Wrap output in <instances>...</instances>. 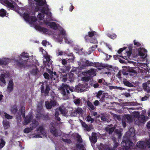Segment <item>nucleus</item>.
Listing matches in <instances>:
<instances>
[{"instance_id":"obj_1","label":"nucleus","mask_w":150,"mask_h":150,"mask_svg":"<svg viewBox=\"0 0 150 150\" xmlns=\"http://www.w3.org/2000/svg\"><path fill=\"white\" fill-rule=\"evenodd\" d=\"M23 18L25 20L30 24H33L35 25V28L40 31L44 33H47V29L42 28L39 25H35V23L37 19L35 17L30 16L27 13H24Z\"/></svg>"},{"instance_id":"obj_2","label":"nucleus","mask_w":150,"mask_h":150,"mask_svg":"<svg viewBox=\"0 0 150 150\" xmlns=\"http://www.w3.org/2000/svg\"><path fill=\"white\" fill-rule=\"evenodd\" d=\"M49 10V9L47 5L41 7L37 6L35 8V11H38V10H40L43 13H39L38 15V18H39L40 20H42L43 18L45 16L44 14H46L51 17V13L48 11Z\"/></svg>"},{"instance_id":"obj_3","label":"nucleus","mask_w":150,"mask_h":150,"mask_svg":"<svg viewBox=\"0 0 150 150\" xmlns=\"http://www.w3.org/2000/svg\"><path fill=\"white\" fill-rule=\"evenodd\" d=\"M28 54L23 52L21 54L19 57V60L17 62V64L20 67H25L28 65V59L29 57Z\"/></svg>"},{"instance_id":"obj_4","label":"nucleus","mask_w":150,"mask_h":150,"mask_svg":"<svg viewBox=\"0 0 150 150\" xmlns=\"http://www.w3.org/2000/svg\"><path fill=\"white\" fill-rule=\"evenodd\" d=\"M58 90L63 96H66L69 93V90L72 92L74 91V88H71L67 84L62 83L59 87Z\"/></svg>"},{"instance_id":"obj_5","label":"nucleus","mask_w":150,"mask_h":150,"mask_svg":"<svg viewBox=\"0 0 150 150\" xmlns=\"http://www.w3.org/2000/svg\"><path fill=\"white\" fill-rule=\"evenodd\" d=\"M38 134L33 136V137L35 138H42L43 137L46 136V134L43 128L42 127H40L38 129H37Z\"/></svg>"},{"instance_id":"obj_6","label":"nucleus","mask_w":150,"mask_h":150,"mask_svg":"<svg viewBox=\"0 0 150 150\" xmlns=\"http://www.w3.org/2000/svg\"><path fill=\"white\" fill-rule=\"evenodd\" d=\"M50 90V86L47 84V82H46L45 85L43 84L41 86V92L42 93H44L45 95H48Z\"/></svg>"},{"instance_id":"obj_7","label":"nucleus","mask_w":150,"mask_h":150,"mask_svg":"<svg viewBox=\"0 0 150 150\" xmlns=\"http://www.w3.org/2000/svg\"><path fill=\"white\" fill-rule=\"evenodd\" d=\"M52 97V99H51L50 101L49 102L51 105L50 106H47V109H50L53 107H54L56 105H59L57 101L58 99V97H57L55 95L54 96Z\"/></svg>"},{"instance_id":"obj_8","label":"nucleus","mask_w":150,"mask_h":150,"mask_svg":"<svg viewBox=\"0 0 150 150\" xmlns=\"http://www.w3.org/2000/svg\"><path fill=\"white\" fill-rule=\"evenodd\" d=\"M139 54L142 58H145L147 57V54H146L147 50L143 47H140L138 49Z\"/></svg>"},{"instance_id":"obj_9","label":"nucleus","mask_w":150,"mask_h":150,"mask_svg":"<svg viewBox=\"0 0 150 150\" xmlns=\"http://www.w3.org/2000/svg\"><path fill=\"white\" fill-rule=\"evenodd\" d=\"M148 119L147 116L145 117L144 115L141 114L137 118V121H135L136 124L139 123H144Z\"/></svg>"},{"instance_id":"obj_10","label":"nucleus","mask_w":150,"mask_h":150,"mask_svg":"<svg viewBox=\"0 0 150 150\" xmlns=\"http://www.w3.org/2000/svg\"><path fill=\"white\" fill-rule=\"evenodd\" d=\"M7 78L6 75L3 74H1L0 76V85L2 86H4L6 85L5 79Z\"/></svg>"},{"instance_id":"obj_11","label":"nucleus","mask_w":150,"mask_h":150,"mask_svg":"<svg viewBox=\"0 0 150 150\" xmlns=\"http://www.w3.org/2000/svg\"><path fill=\"white\" fill-rule=\"evenodd\" d=\"M131 116L130 115H126L125 117H124L122 119V124L123 126L124 127H125L126 126V122L127 119L128 121H130L131 120Z\"/></svg>"},{"instance_id":"obj_12","label":"nucleus","mask_w":150,"mask_h":150,"mask_svg":"<svg viewBox=\"0 0 150 150\" xmlns=\"http://www.w3.org/2000/svg\"><path fill=\"white\" fill-rule=\"evenodd\" d=\"M79 64L81 66L83 65V66H92L93 65V63L89 62L88 60H84L83 61H81V62L79 63Z\"/></svg>"},{"instance_id":"obj_13","label":"nucleus","mask_w":150,"mask_h":150,"mask_svg":"<svg viewBox=\"0 0 150 150\" xmlns=\"http://www.w3.org/2000/svg\"><path fill=\"white\" fill-rule=\"evenodd\" d=\"M139 112L134 111L132 112V122L134 120L135 122L136 121H137V118L139 116Z\"/></svg>"},{"instance_id":"obj_14","label":"nucleus","mask_w":150,"mask_h":150,"mask_svg":"<svg viewBox=\"0 0 150 150\" xmlns=\"http://www.w3.org/2000/svg\"><path fill=\"white\" fill-rule=\"evenodd\" d=\"M83 73L84 74L85 73L91 77H93L96 75L95 70L93 69H91L87 71L84 72Z\"/></svg>"},{"instance_id":"obj_15","label":"nucleus","mask_w":150,"mask_h":150,"mask_svg":"<svg viewBox=\"0 0 150 150\" xmlns=\"http://www.w3.org/2000/svg\"><path fill=\"white\" fill-rule=\"evenodd\" d=\"M33 116L31 114H30L28 115L25 118L24 120V125H27L29 122H30Z\"/></svg>"},{"instance_id":"obj_16","label":"nucleus","mask_w":150,"mask_h":150,"mask_svg":"<svg viewBox=\"0 0 150 150\" xmlns=\"http://www.w3.org/2000/svg\"><path fill=\"white\" fill-rule=\"evenodd\" d=\"M98 134L94 132L92 133V136L90 137V140L91 142L94 143H95L97 141V137Z\"/></svg>"},{"instance_id":"obj_17","label":"nucleus","mask_w":150,"mask_h":150,"mask_svg":"<svg viewBox=\"0 0 150 150\" xmlns=\"http://www.w3.org/2000/svg\"><path fill=\"white\" fill-rule=\"evenodd\" d=\"M50 130L52 134L55 137H57L59 135L60 131L56 129L55 128L52 127L50 128Z\"/></svg>"},{"instance_id":"obj_18","label":"nucleus","mask_w":150,"mask_h":150,"mask_svg":"<svg viewBox=\"0 0 150 150\" xmlns=\"http://www.w3.org/2000/svg\"><path fill=\"white\" fill-rule=\"evenodd\" d=\"M60 112L65 117H67L69 116L67 114L68 110L64 107H60L59 108Z\"/></svg>"},{"instance_id":"obj_19","label":"nucleus","mask_w":150,"mask_h":150,"mask_svg":"<svg viewBox=\"0 0 150 150\" xmlns=\"http://www.w3.org/2000/svg\"><path fill=\"white\" fill-rule=\"evenodd\" d=\"M112 125H108L105 128L106 131L108 132L109 134H111L113 132L115 128V127H111Z\"/></svg>"},{"instance_id":"obj_20","label":"nucleus","mask_w":150,"mask_h":150,"mask_svg":"<svg viewBox=\"0 0 150 150\" xmlns=\"http://www.w3.org/2000/svg\"><path fill=\"white\" fill-rule=\"evenodd\" d=\"M40 7L47 5L45 0H34Z\"/></svg>"},{"instance_id":"obj_21","label":"nucleus","mask_w":150,"mask_h":150,"mask_svg":"<svg viewBox=\"0 0 150 150\" xmlns=\"http://www.w3.org/2000/svg\"><path fill=\"white\" fill-rule=\"evenodd\" d=\"M81 123L82 126L84 127V129L88 131H89L91 130V126L87 125L85 122L83 121H81Z\"/></svg>"},{"instance_id":"obj_22","label":"nucleus","mask_w":150,"mask_h":150,"mask_svg":"<svg viewBox=\"0 0 150 150\" xmlns=\"http://www.w3.org/2000/svg\"><path fill=\"white\" fill-rule=\"evenodd\" d=\"M13 82L12 81L10 80L9 81L7 87V90L9 92L12 91L13 89Z\"/></svg>"},{"instance_id":"obj_23","label":"nucleus","mask_w":150,"mask_h":150,"mask_svg":"<svg viewBox=\"0 0 150 150\" xmlns=\"http://www.w3.org/2000/svg\"><path fill=\"white\" fill-rule=\"evenodd\" d=\"M87 104L90 110H94L96 108V107H95L92 103L89 100L87 102Z\"/></svg>"},{"instance_id":"obj_24","label":"nucleus","mask_w":150,"mask_h":150,"mask_svg":"<svg viewBox=\"0 0 150 150\" xmlns=\"http://www.w3.org/2000/svg\"><path fill=\"white\" fill-rule=\"evenodd\" d=\"M138 104L137 103L132 102V110H139V109H141L142 108L141 107L137 106V105H138Z\"/></svg>"},{"instance_id":"obj_25","label":"nucleus","mask_w":150,"mask_h":150,"mask_svg":"<svg viewBox=\"0 0 150 150\" xmlns=\"http://www.w3.org/2000/svg\"><path fill=\"white\" fill-rule=\"evenodd\" d=\"M48 24L51 28L54 29H56L57 28V25L54 22L50 23H48Z\"/></svg>"},{"instance_id":"obj_26","label":"nucleus","mask_w":150,"mask_h":150,"mask_svg":"<svg viewBox=\"0 0 150 150\" xmlns=\"http://www.w3.org/2000/svg\"><path fill=\"white\" fill-rule=\"evenodd\" d=\"M60 110H59V109H57L55 110V119L58 120L59 121H60V119L59 117L58 116L59 114V112Z\"/></svg>"},{"instance_id":"obj_27","label":"nucleus","mask_w":150,"mask_h":150,"mask_svg":"<svg viewBox=\"0 0 150 150\" xmlns=\"http://www.w3.org/2000/svg\"><path fill=\"white\" fill-rule=\"evenodd\" d=\"M5 3L8 6V7L11 8L13 10H14L15 9L14 7V6L13 4L15 3L14 2L13 3H11L8 1H5Z\"/></svg>"},{"instance_id":"obj_28","label":"nucleus","mask_w":150,"mask_h":150,"mask_svg":"<svg viewBox=\"0 0 150 150\" xmlns=\"http://www.w3.org/2000/svg\"><path fill=\"white\" fill-rule=\"evenodd\" d=\"M9 59H8L4 58L2 59H0V64L6 65L8 63Z\"/></svg>"},{"instance_id":"obj_29","label":"nucleus","mask_w":150,"mask_h":150,"mask_svg":"<svg viewBox=\"0 0 150 150\" xmlns=\"http://www.w3.org/2000/svg\"><path fill=\"white\" fill-rule=\"evenodd\" d=\"M122 130H121L118 129H116L115 130V132L118 135V138L120 139L122 136Z\"/></svg>"},{"instance_id":"obj_30","label":"nucleus","mask_w":150,"mask_h":150,"mask_svg":"<svg viewBox=\"0 0 150 150\" xmlns=\"http://www.w3.org/2000/svg\"><path fill=\"white\" fill-rule=\"evenodd\" d=\"M11 110L13 113H15L17 110L16 106V105H14L12 106L11 108Z\"/></svg>"},{"instance_id":"obj_31","label":"nucleus","mask_w":150,"mask_h":150,"mask_svg":"<svg viewBox=\"0 0 150 150\" xmlns=\"http://www.w3.org/2000/svg\"><path fill=\"white\" fill-rule=\"evenodd\" d=\"M38 124L37 122L36 121H35L31 125L30 127L31 129H33L36 128L37 126L38 125Z\"/></svg>"},{"instance_id":"obj_32","label":"nucleus","mask_w":150,"mask_h":150,"mask_svg":"<svg viewBox=\"0 0 150 150\" xmlns=\"http://www.w3.org/2000/svg\"><path fill=\"white\" fill-rule=\"evenodd\" d=\"M3 124L4 128L5 129L8 128L10 126L9 123L8 122L4 121L3 122Z\"/></svg>"},{"instance_id":"obj_33","label":"nucleus","mask_w":150,"mask_h":150,"mask_svg":"<svg viewBox=\"0 0 150 150\" xmlns=\"http://www.w3.org/2000/svg\"><path fill=\"white\" fill-rule=\"evenodd\" d=\"M6 11L3 9L0 10V16L2 17L4 16L6 14Z\"/></svg>"},{"instance_id":"obj_34","label":"nucleus","mask_w":150,"mask_h":150,"mask_svg":"<svg viewBox=\"0 0 150 150\" xmlns=\"http://www.w3.org/2000/svg\"><path fill=\"white\" fill-rule=\"evenodd\" d=\"M32 73L34 75H36L38 72L39 71L36 67L34 68L32 71Z\"/></svg>"},{"instance_id":"obj_35","label":"nucleus","mask_w":150,"mask_h":150,"mask_svg":"<svg viewBox=\"0 0 150 150\" xmlns=\"http://www.w3.org/2000/svg\"><path fill=\"white\" fill-rule=\"evenodd\" d=\"M21 111L22 116L23 117H24L25 115V107H22L21 108Z\"/></svg>"},{"instance_id":"obj_36","label":"nucleus","mask_w":150,"mask_h":150,"mask_svg":"<svg viewBox=\"0 0 150 150\" xmlns=\"http://www.w3.org/2000/svg\"><path fill=\"white\" fill-rule=\"evenodd\" d=\"M96 32L95 31H92L91 32L88 33V36L90 37H92L96 34Z\"/></svg>"},{"instance_id":"obj_37","label":"nucleus","mask_w":150,"mask_h":150,"mask_svg":"<svg viewBox=\"0 0 150 150\" xmlns=\"http://www.w3.org/2000/svg\"><path fill=\"white\" fill-rule=\"evenodd\" d=\"M133 69H134V67H132V76L134 77L136 76L137 72L136 71L134 70Z\"/></svg>"},{"instance_id":"obj_38","label":"nucleus","mask_w":150,"mask_h":150,"mask_svg":"<svg viewBox=\"0 0 150 150\" xmlns=\"http://www.w3.org/2000/svg\"><path fill=\"white\" fill-rule=\"evenodd\" d=\"M33 130V129H31V127L30 128H25L24 130V132L25 133H28L30 132L32 130Z\"/></svg>"},{"instance_id":"obj_39","label":"nucleus","mask_w":150,"mask_h":150,"mask_svg":"<svg viewBox=\"0 0 150 150\" xmlns=\"http://www.w3.org/2000/svg\"><path fill=\"white\" fill-rule=\"evenodd\" d=\"M57 56H58L59 55H62L65 54V53L64 52H63L59 50L57 51Z\"/></svg>"},{"instance_id":"obj_40","label":"nucleus","mask_w":150,"mask_h":150,"mask_svg":"<svg viewBox=\"0 0 150 150\" xmlns=\"http://www.w3.org/2000/svg\"><path fill=\"white\" fill-rule=\"evenodd\" d=\"M87 121L88 122L91 121V122L92 123L94 122V119L91 118L90 116H88L86 117Z\"/></svg>"},{"instance_id":"obj_41","label":"nucleus","mask_w":150,"mask_h":150,"mask_svg":"<svg viewBox=\"0 0 150 150\" xmlns=\"http://www.w3.org/2000/svg\"><path fill=\"white\" fill-rule=\"evenodd\" d=\"M81 100L80 99L77 98L74 100V103L77 105H79L80 104Z\"/></svg>"},{"instance_id":"obj_42","label":"nucleus","mask_w":150,"mask_h":150,"mask_svg":"<svg viewBox=\"0 0 150 150\" xmlns=\"http://www.w3.org/2000/svg\"><path fill=\"white\" fill-rule=\"evenodd\" d=\"M4 116L5 117L8 119H11L13 118V117L10 115L7 114L5 112L4 113Z\"/></svg>"},{"instance_id":"obj_43","label":"nucleus","mask_w":150,"mask_h":150,"mask_svg":"<svg viewBox=\"0 0 150 150\" xmlns=\"http://www.w3.org/2000/svg\"><path fill=\"white\" fill-rule=\"evenodd\" d=\"M62 140L63 141L67 143L70 144L71 143V141L69 139L62 138Z\"/></svg>"},{"instance_id":"obj_44","label":"nucleus","mask_w":150,"mask_h":150,"mask_svg":"<svg viewBox=\"0 0 150 150\" xmlns=\"http://www.w3.org/2000/svg\"><path fill=\"white\" fill-rule=\"evenodd\" d=\"M76 111V110H72L71 111L70 115L71 116H75L77 115Z\"/></svg>"},{"instance_id":"obj_45","label":"nucleus","mask_w":150,"mask_h":150,"mask_svg":"<svg viewBox=\"0 0 150 150\" xmlns=\"http://www.w3.org/2000/svg\"><path fill=\"white\" fill-rule=\"evenodd\" d=\"M76 147L78 146L79 147V149L78 150H85V149L83 145H81L80 146L79 144H77L76 145Z\"/></svg>"},{"instance_id":"obj_46","label":"nucleus","mask_w":150,"mask_h":150,"mask_svg":"<svg viewBox=\"0 0 150 150\" xmlns=\"http://www.w3.org/2000/svg\"><path fill=\"white\" fill-rule=\"evenodd\" d=\"M5 142L3 140L1 139V142L0 143V148H3L5 145Z\"/></svg>"},{"instance_id":"obj_47","label":"nucleus","mask_w":150,"mask_h":150,"mask_svg":"<svg viewBox=\"0 0 150 150\" xmlns=\"http://www.w3.org/2000/svg\"><path fill=\"white\" fill-rule=\"evenodd\" d=\"M113 116L114 119H117L119 120L121 119V118L119 115L113 114Z\"/></svg>"},{"instance_id":"obj_48","label":"nucleus","mask_w":150,"mask_h":150,"mask_svg":"<svg viewBox=\"0 0 150 150\" xmlns=\"http://www.w3.org/2000/svg\"><path fill=\"white\" fill-rule=\"evenodd\" d=\"M133 42L134 45L138 47L141 46L140 43L139 42H137L136 40H134L133 41Z\"/></svg>"},{"instance_id":"obj_49","label":"nucleus","mask_w":150,"mask_h":150,"mask_svg":"<svg viewBox=\"0 0 150 150\" xmlns=\"http://www.w3.org/2000/svg\"><path fill=\"white\" fill-rule=\"evenodd\" d=\"M90 79V77L89 76H84L82 78V80L83 81H88Z\"/></svg>"},{"instance_id":"obj_50","label":"nucleus","mask_w":150,"mask_h":150,"mask_svg":"<svg viewBox=\"0 0 150 150\" xmlns=\"http://www.w3.org/2000/svg\"><path fill=\"white\" fill-rule=\"evenodd\" d=\"M76 112L77 114L81 113H82L83 112V110L81 108H78L77 109H76Z\"/></svg>"},{"instance_id":"obj_51","label":"nucleus","mask_w":150,"mask_h":150,"mask_svg":"<svg viewBox=\"0 0 150 150\" xmlns=\"http://www.w3.org/2000/svg\"><path fill=\"white\" fill-rule=\"evenodd\" d=\"M112 139L114 141V144L113 146V148L115 149L119 145V144L118 142H116L115 141V138H112Z\"/></svg>"},{"instance_id":"obj_52","label":"nucleus","mask_w":150,"mask_h":150,"mask_svg":"<svg viewBox=\"0 0 150 150\" xmlns=\"http://www.w3.org/2000/svg\"><path fill=\"white\" fill-rule=\"evenodd\" d=\"M43 76L45 79H50V76L48 73H45L43 74Z\"/></svg>"},{"instance_id":"obj_53","label":"nucleus","mask_w":150,"mask_h":150,"mask_svg":"<svg viewBox=\"0 0 150 150\" xmlns=\"http://www.w3.org/2000/svg\"><path fill=\"white\" fill-rule=\"evenodd\" d=\"M103 92L101 91H99L97 93L96 96L98 98H99L100 96L102 94Z\"/></svg>"},{"instance_id":"obj_54","label":"nucleus","mask_w":150,"mask_h":150,"mask_svg":"<svg viewBox=\"0 0 150 150\" xmlns=\"http://www.w3.org/2000/svg\"><path fill=\"white\" fill-rule=\"evenodd\" d=\"M103 67L107 69H111L112 68V66L111 65H109L107 64L104 65Z\"/></svg>"},{"instance_id":"obj_55","label":"nucleus","mask_w":150,"mask_h":150,"mask_svg":"<svg viewBox=\"0 0 150 150\" xmlns=\"http://www.w3.org/2000/svg\"><path fill=\"white\" fill-rule=\"evenodd\" d=\"M101 119L103 121H105L107 120V118L105 115H103L101 116Z\"/></svg>"},{"instance_id":"obj_56","label":"nucleus","mask_w":150,"mask_h":150,"mask_svg":"<svg viewBox=\"0 0 150 150\" xmlns=\"http://www.w3.org/2000/svg\"><path fill=\"white\" fill-rule=\"evenodd\" d=\"M42 44L43 45L46 46V45H49V43L45 40H43L42 42Z\"/></svg>"},{"instance_id":"obj_57","label":"nucleus","mask_w":150,"mask_h":150,"mask_svg":"<svg viewBox=\"0 0 150 150\" xmlns=\"http://www.w3.org/2000/svg\"><path fill=\"white\" fill-rule=\"evenodd\" d=\"M125 84L129 87H131V84L127 81H125L124 82Z\"/></svg>"},{"instance_id":"obj_58","label":"nucleus","mask_w":150,"mask_h":150,"mask_svg":"<svg viewBox=\"0 0 150 150\" xmlns=\"http://www.w3.org/2000/svg\"><path fill=\"white\" fill-rule=\"evenodd\" d=\"M44 57L46 59V60L47 61V62H48V63H49L50 60V56L49 55H47L45 56V57Z\"/></svg>"},{"instance_id":"obj_59","label":"nucleus","mask_w":150,"mask_h":150,"mask_svg":"<svg viewBox=\"0 0 150 150\" xmlns=\"http://www.w3.org/2000/svg\"><path fill=\"white\" fill-rule=\"evenodd\" d=\"M147 87V84L146 83H144L143 84V87L144 90H146Z\"/></svg>"},{"instance_id":"obj_60","label":"nucleus","mask_w":150,"mask_h":150,"mask_svg":"<svg viewBox=\"0 0 150 150\" xmlns=\"http://www.w3.org/2000/svg\"><path fill=\"white\" fill-rule=\"evenodd\" d=\"M64 38L65 40V42L67 43H71V41L69 40L68 39H67V38L66 37H64Z\"/></svg>"},{"instance_id":"obj_61","label":"nucleus","mask_w":150,"mask_h":150,"mask_svg":"<svg viewBox=\"0 0 150 150\" xmlns=\"http://www.w3.org/2000/svg\"><path fill=\"white\" fill-rule=\"evenodd\" d=\"M77 139L78 141L79 142H82V139L81 138L80 136L78 135L77 136Z\"/></svg>"},{"instance_id":"obj_62","label":"nucleus","mask_w":150,"mask_h":150,"mask_svg":"<svg viewBox=\"0 0 150 150\" xmlns=\"http://www.w3.org/2000/svg\"><path fill=\"white\" fill-rule=\"evenodd\" d=\"M126 49V47H123V48H120V49H119L118 50V51H117V52L119 53V54H120L121 53V52H122V51L125 50Z\"/></svg>"},{"instance_id":"obj_63","label":"nucleus","mask_w":150,"mask_h":150,"mask_svg":"<svg viewBox=\"0 0 150 150\" xmlns=\"http://www.w3.org/2000/svg\"><path fill=\"white\" fill-rule=\"evenodd\" d=\"M94 104L95 106H98L100 103L99 101L98 100H96L93 103Z\"/></svg>"},{"instance_id":"obj_64","label":"nucleus","mask_w":150,"mask_h":150,"mask_svg":"<svg viewBox=\"0 0 150 150\" xmlns=\"http://www.w3.org/2000/svg\"><path fill=\"white\" fill-rule=\"evenodd\" d=\"M48 72L50 74L51 76L50 77L51 79L53 78V72L52 71H51L50 70H49L48 71Z\"/></svg>"}]
</instances>
